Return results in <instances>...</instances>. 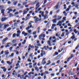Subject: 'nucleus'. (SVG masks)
<instances>
[{
  "instance_id": "nucleus-1",
  "label": "nucleus",
  "mask_w": 79,
  "mask_h": 79,
  "mask_svg": "<svg viewBox=\"0 0 79 79\" xmlns=\"http://www.w3.org/2000/svg\"><path fill=\"white\" fill-rule=\"evenodd\" d=\"M43 37V38H44L45 37V35L42 33L40 34V35L39 36V39L40 40H42V37Z\"/></svg>"
},
{
  "instance_id": "nucleus-2",
  "label": "nucleus",
  "mask_w": 79,
  "mask_h": 79,
  "mask_svg": "<svg viewBox=\"0 0 79 79\" xmlns=\"http://www.w3.org/2000/svg\"><path fill=\"white\" fill-rule=\"evenodd\" d=\"M8 40V38L7 37H6V38L4 39L2 41V45L4 44H5V41H6L7 40Z\"/></svg>"
},
{
  "instance_id": "nucleus-3",
  "label": "nucleus",
  "mask_w": 79,
  "mask_h": 79,
  "mask_svg": "<svg viewBox=\"0 0 79 79\" xmlns=\"http://www.w3.org/2000/svg\"><path fill=\"white\" fill-rule=\"evenodd\" d=\"M41 53L40 54V56L41 57H42V56H43V55H45V52L43 50H41Z\"/></svg>"
},
{
  "instance_id": "nucleus-4",
  "label": "nucleus",
  "mask_w": 79,
  "mask_h": 79,
  "mask_svg": "<svg viewBox=\"0 0 79 79\" xmlns=\"http://www.w3.org/2000/svg\"><path fill=\"white\" fill-rule=\"evenodd\" d=\"M29 10V8L26 9V10H24L23 15H25V14H26L27 11H28Z\"/></svg>"
},
{
  "instance_id": "nucleus-5",
  "label": "nucleus",
  "mask_w": 79,
  "mask_h": 79,
  "mask_svg": "<svg viewBox=\"0 0 79 79\" xmlns=\"http://www.w3.org/2000/svg\"><path fill=\"white\" fill-rule=\"evenodd\" d=\"M40 42V41H37L36 42V45L37 46H38V47H41L42 46V45L40 44H39V43Z\"/></svg>"
},
{
  "instance_id": "nucleus-6",
  "label": "nucleus",
  "mask_w": 79,
  "mask_h": 79,
  "mask_svg": "<svg viewBox=\"0 0 79 79\" xmlns=\"http://www.w3.org/2000/svg\"><path fill=\"white\" fill-rule=\"evenodd\" d=\"M61 24H62V22L61 21H59L58 22V23L57 24V26H61Z\"/></svg>"
},
{
  "instance_id": "nucleus-7",
  "label": "nucleus",
  "mask_w": 79,
  "mask_h": 79,
  "mask_svg": "<svg viewBox=\"0 0 79 79\" xmlns=\"http://www.w3.org/2000/svg\"><path fill=\"white\" fill-rule=\"evenodd\" d=\"M46 59V58H44L42 60V63L43 64V65L45 64L46 63V61H45Z\"/></svg>"
},
{
  "instance_id": "nucleus-8",
  "label": "nucleus",
  "mask_w": 79,
  "mask_h": 79,
  "mask_svg": "<svg viewBox=\"0 0 79 79\" xmlns=\"http://www.w3.org/2000/svg\"><path fill=\"white\" fill-rule=\"evenodd\" d=\"M42 19H39V18H36L35 20V22H37L38 21H41Z\"/></svg>"
},
{
  "instance_id": "nucleus-9",
  "label": "nucleus",
  "mask_w": 79,
  "mask_h": 79,
  "mask_svg": "<svg viewBox=\"0 0 79 79\" xmlns=\"http://www.w3.org/2000/svg\"><path fill=\"white\" fill-rule=\"evenodd\" d=\"M6 19H7V18L6 17L2 18L1 19V21L2 22H4V21H6Z\"/></svg>"
},
{
  "instance_id": "nucleus-10",
  "label": "nucleus",
  "mask_w": 79,
  "mask_h": 79,
  "mask_svg": "<svg viewBox=\"0 0 79 79\" xmlns=\"http://www.w3.org/2000/svg\"><path fill=\"white\" fill-rule=\"evenodd\" d=\"M44 19L45 20L46 19H48V15L46 14L44 15Z\"/></svg>"
},
{
  "instance_id": "nucleus-11",
  "label": "nucleus",
  "mask_w": 79,
  "mask_h": 79,
  "mask_svg": "<svg viewBox=\"0 0 79 79\" xmlns=\"http://www.w3.org/2000/svg\"><path fill=\"white\" fill-rule=\"evenodd\" d=\"M58 6H59L58 4H57L56 6L54 8V10H56L57 9H58V8H59V7H58Z\"/></svg>"
},
{
  "instance_id": "nucleus-12",
  "label": "nucleus",
  "mask_w": 79,
  "mask_h": 79,
  "mask_svg": "<svg viewBox=\"0 0 79 79\" xmlns=\"http://www.w3.org/2000/svg\"><path fill=\"white\" fill-rule=\"evenodd\" d=\"M17 3H18L17 1H14L13 3V5L15 6H16V5H17Z\"/></svg>"
},
{
  "instance_id": "nucleus-13",
  "label": "nucleus",
  "mask_w": 79,
  "mask_h": 79,
  "mask_svg": "<svg viewBox=\"0 0 79 79\" xmlns=\"http://www.w3.org/2000/svg\"><path fill=\"white\" fill-rule=\"evenodd\" d=\"M32 55H33V53H32L29 55V56L31 57V60H33V56H32Z\"/></svg>"
},
{
  "instance_id": "nucleus-14",
  "label": "nucleus",
  "mask_w": 79,
  "mask_h": 79,
  "mask_svg": "<svg viewBox=\"0 0 79 79\" xmlns=\"http://www.w3.org/2000/svg\"><path fill=\"white\" fill-rule=\"evenodd\" d=\"M22 34L24 35V36H26V35H27V33H25V32L24 31H23Z\"/></svg>"
},
{
  "instance_id": "nucleus-15",
  "label": "nucleus",
  "mask_w": 79,
  "mask_h": 79,
  "mask_svg": "<svg viewBox=\"0 0 79 79\" xmlns=\"http://www.w3.org/2000/svg\"><path fill=\"white\" fill-rule=\"evenodd\" d=\"M48 44L50 46H51V41L48 40L47 41Z\"/></svg>"
},
{
  "instance_id": "nucleus-16",
  "label": "nucleus",
  "mask_w": 79,
  "mask_h": 79,
  "mask_svg": "<svg viewBox=\"0 0 79 79\" xmlns=\"http://www.w3.org/2000/svg\"><path fill=\"white\" fill-rule=\"evenodd\" d=\"M8 26H9V24H6V25H5L4 26L3 28L5 29H6V27H8Z\"/></svg>"
},
{
  "instance_id": "nucleus-17",
  "label": "nucleus",
  "mask_w": 79,
  "mask_h": 79,
  "mask_svg": "<svg viewBox=\"0 0 79 79\" xmlns=\"http://www.w3.org/2000/svg\"><path fill=\"white\" fill-rule=\"evenodd\" d=\"M58 55V52H56L55 53L53 54V56H56V55Z\"/></svg>"
},
{
  "instance_id": "nucleus-18",
  "label": "nucleus",
  "mask_w": 79,
  "mask_h": 79,
  "mask_svg": "<svg viewBox=\"0 0 79 79\" xmlns=\"http://www.w3.org/2000/svg\"><path fill=\"white\" fill-rule=\"evenodd\" d=\"M4 53L5 55H7L9 54V52H8V50H6L4 52Z\"/></svg>"
},
{
  "instance_id": "nucleus-19",
  "label": "nucleus",
  "mask_w": 79,
  "mask_h": 79,
  "mask_svg": "<svg viewBox=\"0 0 79 79\" xmlns=\"http://www.w3.org/2000/svg\"><path fill=\"white\" fill-rule=\"evenodd\" d=\"M6 10H9V11H12L13 10L11 9V7L8 8Z\"/></svg>"
},
{
  "instance_id": "nucleus-20",
  "label": "nucleus",
  "mask_w": 79,
  "mask_h": 79,
  "mask_svg": "<svg viewBox=\"0 0 79 79\" xmlns=\"http://www.w3.org/2000/svg\"><path fill=\"white\" fill-rule=\"evenodd\" d=\"M56 20H57V19H53L52 20V21L53 22V23H56Z\"/></svg>"
},
{
  "instance_id": "nucleus-21",
  "label": "nucleus",
  "mask_w": 79,
  "mask_h": 79,
  "mask_svg": "<svg viewBox=\"0 0 79 79\" xmlns=\"http://www.w3.org/2000/svg\"><path fill=\"white\" fill-rule=\"evenodd\" d=\"M58 18L57 19V20H59L60 19H61V18H62V17L61 16L60 17V16H58Z\"/></svg>"
},
{
  "instance_id": "nucleus-22",
  "label": "nucleus",
  "mask_w": 79,
  "mask_h": 79,
  "mask_svg": "<svg viewBox=\"0 0 79 79\" xmlns=\"http://www.w3.org/2000/svg\"><path fill=\"white\" fill-rule=\"evenodd\" d=\"M34 68H35V70H36L37 71V72H38L39 70V69H38V68H37V67H35Z\"/></svg>"
},
{
  "instance_id": "nucleus-23",
  "label": "nucleus",
  "mask_w": 79,
  "mask_h": 79,
  "mask_svg": "<svg viewBox=\"0 0 79 79\" xmlns=\"http://www.w3.org/2000/svg\"><path fill=\"white\" fill-rule=\"evenodd\" d=\"M32 23H31L29 22L28 23V25L30 26V28H31L32 27Z\"/></svg>"
},
{
  "instance_id": "nucleus-24",
  "label": "nucleus",
  "mask_w": 79,
  "mask_h": 79,
  "mask_svg": "<svg viewBox=\"0 0 79 79\" xmlns=\"http://www.w3.org/2000/svg\"><path fill=\"white\" fill-rule=\"evenodd\" d=\"M37 63H35V64H33V67L35 68V67H37Z\"/></svg>"
},
{
  "instance_id": "nucleus-25",
  "label": "nucleus",
  "mask_w": 79,
  "mask_h": 79,
  "mask_svg": "<svg viewBox=\"0 0 79 79\" xmlns=\"http://www.w3.org/2000/svg\"><path fill=\"white\" fill-rule=\"evenodd\" d=\"M74 32L75 33V34H77L78 32V31H76V29H75Z\"/></svg>"
},
{
  "instance_id": "nucleus-26",
  "label": "nucleus",
  "mask_w": 79,
  "mask_h": 79,
  "mask_svg": "<svg viewBox=\"0 0 79 79\" xmlns=\"http://www.w3.org/2000/svg\"><path fill=\"white\" fill-rule=\"evenodd\" d=\"M79 5L78 4H77L76 5V6H75V8H76L77 9H79Z\"/></svg>"
},
{
  "instance_id": "nucleus-27",
  "label": "nucleus",
  "mask_w": 79,
  "mask_h": 79,
  "mask_svg": "<svg viewBox=\"0 0 79 79\" xmlns=\"http://www.w3.org/2000/svg\"><path fill=\"white\" fill-rule=\"evenodd\" d=\"M6 63H7V64H10L12 63V62H10V61H7Z\"/></svg>"
},
{
  "instance_id": "nucleus-28",
  "label": "nucleus",
  "mask_w": 79,
  "mask_h": 79,
  "mask_svg": "<svg viewBox=\"0 0 79 79\" xmlns=\"http://www.w3.org/2000/svg\"><path fill=\"white\" fill-rule=\"evenodd\" d=\"M30 59H31V58L29 57L28 58V59H27V61L29 62H31V60H30Z\"/></svg>"
},
{
  "instance_id": "nucleus-29",
  "label": "nucleus",
  "mask_w": 79,
  "mask_h": 79,
  "mask_svg": "<svg viewBox=\"0 0 79 79\" xmlns=\"http://www.w3.org/2000/svg\"><path fill=\"white\" fill-rule=\"evenodd\" d=\"M74 38H75V35H74L71 37V39H74Z\"/></svg>"
},
{
  "instance_id": "nucleus-30",
  "label": "nucleus",
  "mask_w": 79,
  "mask_h": 79,
  "mask_svg": "<svg viewBox=\"0 0 79 79\" xmlns=\"http://www.w3.org/2000/svg\"><path fill=\"white\" fill-rule=\"evenodd\" d=\"M5 48H7V47H10V46L8 44H6L5 45Z\"/></svg>"
},
{
  "instance_id": "nucleus-31",
  "label": "nucleus",
  "mask_w": 79,
  "mask_h": 79,
  "mask_svg": "<svg viewBox=\"0 0 79 79\" xmlns=\"http://www.w3.org/2000/svg\"><path fill=\"white\" fill-rule=\"evenodd\" d=\"M17 34H21V31L20 30H18L17 31Z\"/></svg>"
},
{
  "instance_id": "nucleus-32",
  "label": "nucleus",
  "mask_w": 79,
  "mask_h": 79,
  "mask_svg": "<svg viewBox=\"0 0 79 79\" xmlns=\"http://www.w3.org/2000/svg\"><path fill=\"white\" fill-rule=\"evenodd\" d=\"M44 11H43L41 14V15H42L43 17H44Z\"/></svg>"
},
{
  "instance_id": "nucleus-33",
  "label": "nucleus",
  "mask_w": 79,
  "mask_h": 79,
  "mask_svg": "<svg viewBox=\"0 0 79 79\" xmlns=\"http://www.w3.org/2000/svg\"><path fill=\"white\" fill-rule=\"evenodd\" d=\"M5 11L4 9H2L1 10V13H4V12Z\"/></svg>"
},
{
  "instance_id": "nucleus-34",
  "label": "nucleus",
  "mask_w": 79,
  "mask_h": 79,
  "mask_svg": "<svg viewBox=\"0 0 79 79\" xmlns=\"http://www.w3.org/2000/svg\"><path fill=\"white\" fill-rule=\"evenodd\" d=\"M16 35L17 37H19V36L20 35V34L17 33Z\"/></svg>"
},
{
  "instance_id": "nucleus-35",
  "label": "nucleus",
  "mask_w": 79,
  "mask_h": 79,
  "mask_svg": "<svg viewBox=\"0 0 79 79\" xmlns=\"http://www.w3.org/2000/svg\"><path fill=\"white\" fill-rule=\"evenodd\" d=\"M20 67H21V66H20V65H19L18 67H15V69H18V68H20Z\"/></svg>"
},
{
  "instance_id": "nucleus-36",
  "label": "nucleus",
  "mask_w": 79,
  "mask_h": 79,
  "mask_svg": "<svg viewBox=\"0 0 79 79\" xmlns=\"http://www.w3.org/2000/svg\"><path fill=\"white\" fill-rule=\"evenodd\" d=\"M26 4H27V2H24L23 3V5H26Z\"/></svg>"
},
{
  "instance_id": "nucleus-37",
  "label": "nucleus",
  "mask_w": 79,
  "mask_h": 79,
  "mask_svg": "<svg viewBox=\"0 0 79 79\" xmlns=\"http://www.w3.org/2000/svg\"><path fill=\"white\" fill-rule=\"evenodd\" d=\"M30 26H29V25L28 27L27 28H26V29L27 30H28V29H30Z\"/></svg>"
},
{
  "instance_id": "nucleus-38",
  "label": "nucleus",
  "mask_w": 79,
  "mask_h": 79,
  "mask_svg": "<svg viewBox=\"0 0 79 79\" xmlns=\"http://www.w3.org/2000/svg\"><path fill=\"white\" fill-rule=\"evenodd\" d=\"M47 2V0H44V3H43V5H44V4L46 3Z\"/></svg>"
},
{
  "instance_id": "nucleus-39",
  "label": "nucleus",
  "mask_w": 79,
  "mask_h": 79,
  "mask_svg": "<svg viewBox=\"0 0 79 79\" xmlns=\"http://www.w3.org/2000/svg\"><path fill=\"white\" fill-rule=\"evenodd\" d=\"M3 24H2V23H0V28H2V26H3Z\"/></svg>"
},
{
  "instance_id": "nucleus-40",
  "label": "nucleus",
  "mask_w": 79,
  "mask_h": 79,
  "mask_svg": "<svg viewBox=\"0 0 79 79\" xmlns=\"http://www.w3.org/2000/svg\"><path fill=\"white\" fill-rule=\"evenodd\" d=\"M62 69H63V68L61 67L60 69L59 70V73H61V72L62 71Z\"/></svg>"
},
{
  "instance_id": "nucleus-41",
  "label": "nucleus",
  "mask_w": 79,
  "mask_h": 79,
  "mask_svg": "<svg viewBox=\"0 0 79 79\" xmlns=\"http://www.w3.org/2000/svg\"><path fill=\"white\" fill-rule=\"evenodd\" d=\"M16 36V33H14L13 35V37L14 38Z\"/></svg>"
},
{
  "instance_id": "nucleus-42",
  "label": "nucleus",
  "mask_w": 79,
  "mask_h": 79,
  "mask_svg": "<svg viewBox=\"0 0 79 79\" xmlns=\"http://www.w3.org/2000/svg\"><path fill=\"white\" fill-rule=\"evenodd\" d=\"M52 13H53V11H51L49 13V15H52Z\"/></svg>"
},
{
  "instance_id": "nucleus-43",
  "label": "nucleus",
  "mask_w": 79,
  "mask_h": 79,
  "mask_svg": "<svg viewBox=\"0 0 79 79\" xmlns=\"http://www.w3.org/2000/svg\"><path fill=\"white\" fill-rule=\"evenodd\" d=\"M64 9H66V4H64Z\"/></svg>"
},
{
  "instance_id": "nucleus-44",
  "label": "nucleus",
  "mask_w": 79,
  "mask_h": 79,
  "mask_svg": "<svg viewBox=\"0 0 79 79\" xmlns=\"http://www.w3.org/2000/svg\"><path fill=\"white\" fill-rule=\"evenodd\" d=\"M20 77L21 79H23L24 77V75H22L20 76Z\"/></svg>"
},
{
  "instance_id": "nucleus-45",
  "label": "nucleus",
  "mask_w": 79,
  "mask_h": 79,
  "mask_svg": "<svg viewBox=\"0 0 79 79\" xmlns=\"http://www.w3.org/2000/svg\"><path fill=\"white\" fill-rule=\"evenodd\" d=\"M57 40L56 39L54 40H53L52 41L53 43H55L56 42V40Z\"/></svg>"
},
{
  "instance_id": "nucleus-46",
  "label": "nucleus",
  "mask_w": 79,
  "mask_h": 79,
  "mask_svg": "<svg viewBox=\"0 0 79 79\" xmlns=\"http://www.w3.org/2000/svg\"><path fill=\"white\" fill-rule=\"evenodd\" d=\"M55 73H52L51 74V76H55Z\"/></svg>"
},
{
  "instance_id": "nucleus-47",
  "label": "nucleus",
  "mask_w": 79,
  "mask_h": 79,
  "mask_svg": "<svg viewBox=\"0 0 79 79\" xmlns=\"http://www.w3.org/2000/svg\"><path fill=\"white\" fill-rule=\"evenodd\" d=\"M9 16H10V17H11L12 16H13V15L11 14H10Z\"/></svg>"
},
{
  "instance_id": "nucleus-48",
  "label": "nucleus",
  "mask_w": 79,
  "mask_h": 79,
  "mask_svg": "<svg viewBox=\"0 0 79 79\" xmlns=\"http://www.w3.org/2000/svg\"><path fill=\"white\" fill-rule=\"evenodd\" d=\"M45 74H48V72L47 71H45L44 72Z\"/></svg>"
},
{
  "instance_id": "nucleus-49",
  "label": "nucleus",
  "mask_w": 79,
  "mask_h": 79,
  "mask_svg": "<svg viewBox=\"0 0 79 79\" xmlns=\"http://www.w3.org/2000/svg\"><path fill=\"white\" fill-rule=\"evenodd\" d=\"M73 56L74 55H73V54H71V57H70L69 58H71H71L73 57Z\"/></svg>"
},
{
  "instance_id": "nucleus-50",
  "label": "nucleus",
  "mask_w": 79,
  "mask_h": 79,
  "mask_svg": "<svg viewBox=\"0 0 79 79\" xmlns=\"http://www.w3.org/2000/svg\"><path fill=\"white\" fill-rule=\"evenodd\" d=\"M64 32L62 33V34L61 35V37L64 36Z\"/></svg>"
},
{
  "instance_id": "nucleus-51",
  "label": "nucleus",
  "mask_w": 79,
  "mask_h": 79,
  "mask_svg": "<svg viewBox=\"0 0 79 79\" xmlns=\"http://www.w3.org/2000/svg\"><path fill=\"white\" fill-rule=\"evenodd\" d=\"M79 47V45H77V46L76 47V48H75L76 50Z\"/></svg>"
},
{
  "instance_id": "nucleus-52",
  "label": "nucleus",
  "mask_w": 79,
  "mask_h": 79,
  "mask_svg": "<svg viewBox=\"0 0 79 79\" xmlns=\"http://www.w3.org/2000/svg\"><path fill=\"white\" fill-rule=\"evenodd\" d=\"M11 29V28H9L8 29H7V31H10Z\"/></svg>"
},
{
  "instance_id": "nucleus-53",
  "label": "nucleus",
  "mask_w": 79,
  "mask_h": 79,
  "mask_svg": "<svg viewBox=\"0 0 79 79\" xmlns=\"http://www.w3.org/2000/svg\"><path fill=\"white\" fill-rule=\"evenodd\" d=\"M12 48H13V47H11L9 48V50H10V51H11Z\"/></svg>"
},
{
  "instance_id": "nucleus-54",
  "label": "nucleus",
  "mask_w": 79,
  "mask_h": 79,
  "mask_svg": "<svg viewBox=\"0 0 79 79\" xmlns=\"http://www.w3.org/2000/svg\"><path fill=\"white\" fill-rule=\"evenodd\" d=\"M19 64L17 63L16 64V66H19Z\"/></svg>"
},
{
  "instance_id": "nucleus-55",
  "label": "nucleus",
  "mask_w": 79,
  "mask_h": 79,
  "mask_svg": "<svg viewBox=\"0 0 79 79\" xmlns=\"http://www.w3.org/2000/svg\"><path fill=\"white\" fill-rule=\"evenodd\" d=\"M15 42H16V40H13L12 43H15Z\"/></svg>"
},
{
  "instance_id": "nucleus-56",
  "label": "nucleus",
  "mask_w": 79,
  "mask_h": 79,
  "mask_svg": "<svg viewBox=\"0 0 79 79\" xmlns=\"http://www.w3.org/2000/svg\"><path fill=\"white\" fill-rule=\"evenodd\" d=\"M71 59V58L69 57L68 59L67 60V61L68 62L69 61V60H70Z\"/></svg>"
},
{
  "instance_id": "nucleus-57",
  "label": "nucleus",
  "mask_w": 79,
  "mask_h": 79,
  "mask_svg": "<svg viewBox=\"0 0 79 79\" xmlns=\"http://www.w3.org/2000/svg\"><path fill=\"white\" fill-rule=\"evenodd\" d=\"M33 34L34 35V34H35V35L36 34V31H34L33 32Z\"/></svg>"
},
{
  "instance_id": "nucleus-58",
  "label": "nucleus",
  "mask_w": 79,
  "mask_h": 79,
  "mask_svg": "<svg viewBox=\"0 0 79 79\" xmlns=\"http://www.w3.org/2000/svg\"><path fill=\"white\" fill-rule=\"evenodd\" d=\"M14 26H17V25H18V23H15L14 24Z\"/></svg>"
},
{
  "instance_id": "nucleus-59",
  "label": "nucleus",
  "mask_w": 79,
  "mask_h": 79,
  "mask_svg": "<svg viewBox=\"0 0 79 79\" xmlns=\"http://www.w3.org/2000/svg\"><path fill=\"white\" fill-rule=\"evenodd\" d=\"M6 69L5 68V69H4L3 70V71H4V72H6Z\"/></svg>"
},
{
  "instance_id": "nucleus-60",
  "label": "nucleus",
  "mask_w": 79,
  "mask_h": 79,
  "mask_svg": "<svg viewBox=\"0 0 79 79\" xmlns=\"http://www.w3.org/2000/svg\"><path fill=\"white\" fill-rule=\"evenodd\" d=\"M69 10V8H67L66 10V11H68Z\"/></svg>"
},
{
  "instance_id": "nucleus-61",
  "label": "nucleus",
  "mask_w": 79,
  "mask_h": 79,
  "mask_svg": "<svg viewBox=\"0 0 79 79\" xmlns=\"http://www.w3.org/2000/svg\"><path fill=\"white\" fill-rule=\"evenodd\" d=\"M43 48H44L45 50H47V48H46V46H44Z\"/></svg>"
},
{
  "instance_id": "nucleus-62",
  "label": "nucleus",
  "mask_w": 79,
  "mask_h": 79,
  "mask_svg": "<svg viewBox=\"0 0 79 79\" xmlns=\"http://www.w3.org/2000/svg\"><path fill=\"white\" fill-rule=\"evenodd\" d=\"M39 5V2H38L36 5V6H37Z\"/></svg>"
},
{
  "instance_id": "nucleus-63",
  "label": "nucleus",
  "mask_w": 79,
  "mask_h": 79,
  "mask_svg": "<svg viewBox=\"0 0 79 79\" xmlns=\"http://www.w3.org/2000/svg\"><path fill=\"white\" fill-rule=\"evenodd\" d=\"M31 48H34V47L33 45H31Z\"/></svg>"
},
{
  "instance_id": "nucleus-64",
  "label": "nucleus",
  "mask_w": 79,
  "mask_h": 79,
  "mask_svg": "<svg viewBox=\"0 0 79 79\" xmlns=\"http://www.w3.org/2000/svg\"><path fill=\"white\" fill-rule=\"evenodd\" d=\"M26 74H27V72H25L24 73V76H25V75H26Z\"/></svg>"
}]
</instances>
